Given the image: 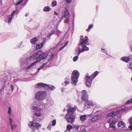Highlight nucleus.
Listing matches in <instances>:
<instances>
[{"instance_id": "obj_10", "label": "nucleus", "mask_w": 132, "mask_h": 132, "mask_svg": "<svg viewBox=\"0 0 132 132\" xmlns=\"http://www.w3.org/2000/svg\"><path fill=\"white\" fill-rule=\"evenodd\" d=\"M40 61L37 60L36 61L31 63L28 67L25 68V69L26 70L28 71L29 70L31 69L34 68V67L36 66V64L38 62H39Z\"/></svg>"}, {"instance_id": "obj_15", "label": "nucleus", "mask_w": 132, "mask_h": 132, "mask_svg": "<svg viewBox=\"0 0 132 132\" xmlns=\"http://www.w3.org/2000/svg\"><path fill=\"white\" fill-rule=\"evenodd\" d=\"M117 125L118 128L120 129L124 128L126 126L124 122L122 121L119 122L118 123Z\"/></svg>"}, {"instance_id": "obj_26", "label": "nucleus", "mask_w": 132, "mask_h": 132, "mask_svg": "<svg viewBox=\"0 0 132 132\" xmlns=\"http://www.w3.org/2000/svg\"><path fill=\"white\" fill-rule=\"evenodd\" d=\"M43 45H44L42 43L40 44L37 45L36 46L37 49H39L40 48L42 47Z\"/></svg>"}, {"instance_id": "obj_27", "label": "nucleus", "mask_w": 132, "mask_h": 132, "mask_svg": "<svg viewBox=\"0 0 132 132\" xmlns=\"http://www.w3.org/2000/svg\"><path fill=\"white\" fill-rule=\"evenodd\" d=\"M28 60H34L36 59V58L35 57L34 54L32 56H31L28 59Z\"/></svg>"}, {"instance_id": "obj_7", "label": "nucleus", "mask_w": 132, "mask_h": 132, "mask_svg": "<svg viewBox=\"0 0 132 132\" xmlns=\"http://www.w3.org/2000/svg\"><path fill=\"white\" fill-rule=\"evenodd\" d=\"M65 118L68 123H72L75 120V117L73 115L68 113L65 115Z\"/></svg>"}, {"instance_id": "obj_16", "label": "nucleus", "mask_w": 132, "mask_h": 132, "mask_svg": "<svg viewBox=\"0 0 132 132\" xmlns=\"http://www.w3.org/2000/svg\"><path fill=\"white\" fill-rule=\"evenodd\" d=\"M70 80L69 77H67L64 79V80L63 83L62 84L63 86H65L69 84L70 82Z\"/></svg>"}, {"instance_id": "obj_23", "label": "nucleus", "mask_w": 132, "mask_h": 132, "mask_svg": "<svg viewBox=\"0 0 132 132\" xmlns=\"http://www.w3.org/2000/svg\"><path fill=\"white\" fill-rule=\"evenodd\" d=\"M86 102L87 105L89 106H92L94 104L93 102L88 100H87Z\"/></svg>"}, {"instance_id": "obj_44", "label": "nucleus", "mask_w": 132, "mask_h": 132, "mask_svg": "<svg viewBox=\"0 0 132 132\" xmlns=\"http://www.w3.org/2000/svg\"><path fill=\"white\" fill-rule=\"evenodd\" d=\"M16 11H13V12L12 13L11 15L10 16H11L13 18V16L14 15V14L15 12Z\"/></svg>"}, {"instance_id": "obj_46", "label": "nucleus", "mask_w": 132, "mask_h": 132, "mask_svg": "<svg viewBox=\"0 0 132 132\" xmlns=\"http://www.w3.org/2000/svg\"><path fill=\"white\" fill-rule=\"evenodd\" d=\"M67 3H70L72 2L71 0H65Z\"/></svg>"}, {"instance_id": "obj_25", "label": "nucleus", "mask_w": 132, "mask_h": 132, "mask_svg": "<svg viewBox=\"0 0 132 132\" xmlns=\"http://www.w3.org/2000/svg\"><path fill=\"white\" fill-rule=\"evenodd\" d=\"M50 8L48 6H46L44 7L43 9V11L45 12L48 11L50 10Z\"/></svg>"}, {"instance_id": "obj_13", "label": "nucleus", "mask_w": 132, "mask_h": 132, "mask_svg": "<svg viewBox=\"0 0 132 132\" xmlns=\"http://www.w3.org/2000/svg\"><path fill=\"white\" fill-rule=\"evenodd\" d=\"M70 14L68 9H66L64 12L63 17L65 18L66 20H69Z\"/></svg>"}, {"instance_id": "obj_49", "label": "nucleus", "mask_w": 132, "mask_h": 132, "mask_svg": "<svg viewBox=\"0 0 132 132\" xmlns=\"http://www.w3.org/2000/svg\"><path fill=\"white\" fill-rule=\"evenodd\" d=\"M52 35L50 34H49L47 36V37L49 38Z\"/></svg>"}, {"instance_id": "obj_38", "label": "nucleus", "mask_w": 132, "mask_h": 132, "mask_svg": "<svg viewBox=\"0 0 132 132\" xmlns=\"http://www.w3.org/2000/svg\"><path fill=\"white\" fill-rule=\"evenodd\" d=\"M79 55H78L76 56L73 57V61L75 62L77 60L78 58V56Z\"/></svg>"}, {"instance_id": "obj_19", "label": "nucleus", "mask_w": 132, "mask_h": 132, "mask_svg": "<svg viewBox=\"0 0 132 132\" xmlns=\"http://www.w3.org/2000/svg\"><path fill=\"white\" fill-rule=\"evenodd\" d=\"M87 115L85 114L81 115L79 117L81 121L85 120L87 119Z\"/></svg>"}, {"instance_id": "obj_33", "label": "nucleus", "mask_w": 132, "mask_h": 132, "mask_svg": "<svg viewBox=\"0 0 132 132\" xmlns=\"http://www.w3.org/2000/svg\"><path fill=\"white\" fill-rule=\"evenodd\" d=\"M54 103L53 101L52 100H49L47 101V104H49L50 105H52Z\"/></svg>"}, {"instance_id": "obj_8", "label": "nucleus", "mask_w": 132, "mask_h": 132, "mask_svg": "<svg viewBox=\"0 0 132 132\" xmlns=\"http://www.w3.org/2000/svg\"><path fill=\"white\" fill-rule=\"evenodd\" d=\"M86 80V86L89 87H90L92 83V82L93 79H92V76H89L88 74L87 73L85 76Z\"/></svg>"}, {"instance_id": "obj_35", "label": "nucleus", "mask_w": 132, "mask_h": 132, "mask_svg": "<svg viewBox=\"0 0 132 132\" xmlns=\"http://www.w3.org/2000/svg\"><path fill=\"white\" fill-rule=\"evenodd\" d=\"M10 123V125L14 123V121L11 118H9Z\"/></svg>"}, {"instance_id": "obj_48", "label": "nucleus", "mask_w": 132, "mask_h": 132, "mask_svg": "<svg viewBox=\"0 0 132 132\" xmlns=\"http://www.w3.org/2000/svg\"><path fill=\"white\" fill-rule=\"evenodd\" d=\"M11 89L12 91V92L13 91V90L14 89V87L12 85H11Z\"/></svg>"}, {"instance_id": "obj_20", "label": "nucleus", "mask_w": 132, "mask_h": 132, "mask_svg": "<svg viewBox=\"0 0 132 132\" xmlns=\"http://www.w3.org/2000/svg\"><path fill=\"white\" fill-rule=\"evenodd\" d=\"M38 38L36 37H35L32 38L30 41L31 43L32 44H34L38 41Z\"/></svg>"}, {"instance_id": "obj_37", "label": "nucleus", "mask_w": 132, "mask_h": 132, "mask_svg": "<svg viewBox=\"0 0 132 132\" xmlns=\"http://www.w3.org/2000/svg\"><path fill=\"white\" fill-rule=\"evenodd\" d=\"M128 68L132 71V62L129 63Z\"/></svg>"}, {"instance_id": "obj_58", "label": "nucleus", "mask_w": 132, "mask_h": 132, "mask_svg": "<svg viewBox=\"0 0 132 132\" xmlns=\"http://www.w3.org/2000/svg\"><path fill=\"white\" fill-rule=\"evenodd\" d=\"M130 49L131 50V51H132V49L131 48Z\"/></svg>"}, {"instance_id": "obj_29", "label": "nucleus", "mask_w": 132, "mask_h": 132, "mask_svg": "<svg viewBox=\"0 0 132 132\" xmlns=\"http://www.w3.org/2000/svg\"><path fill=\"white\" fill-rule=\"evenodd\" d=\"M11 126V130H13L15 129L17 127V125L15 124L10 125Z\"/></svg>"}, {"instance_id": "obj_45", "label": "nucleus", "mask_w": 132, "mask_h": 132, "mask_svg": "<svg viewBox=\"0 0 132 132\" xmlns=\"http://www.w3.org/2000/svg\"><path fill=\"white\" fill-rule=\"evenodd\" d=\"M101 51L102 52H103L104 53H105V54H107V53L106 51L103 48H102L101 49Z\"/></svg>"}, {"instance_id": "obj_28", "label": "nucleus", "mask_w": 132, "mask_h": 132, "mask_svg": "<svg viewBox=\"0 0 132 132\" xmlns=\"http://www.w3.org/2000/svg\"><path fill=\"white\" fill-rule=\"evenodd\" d=\"M99 116H97L93 117L92 119V121H95L99 118Z\"/></svg>"}, {"instance_id": "obj_11", "label": "nucleus", "mask_w": 132, "mask_h": 132, "mask_svg": "<svg viewBox=\"0 0 132 132\" xmlns=\"http://www.w3.org/2000/svg\"><path fill=\"white\" fill-rule=\"evenodd\" d=\"M54 58V54H52L50 56V59L46 63L43 64L40 68H38V72H39L40 70L43 68V67L48 62H49L50 61L53 60Z\"/></svg>"}, {"instance_id": "obj_43", "label": "nucleus", "mask_w": 132, "mask_h": 132, "mask_svg": "<svg viewBox=\"0 0 132 132\" xmlns=\"http://www.w3.org/2000/svg\"><path fill=\"white\" fill-rule=\"evenodd\" d=\"M24 0H21L20 1L18 2L16 4V5L17 6L19 5Z\"/></svg>"}, {"instance_id": "obj_2", "label": "nucleus", "mask_w": 132, "mask_h": 132, "mask_svg": "<svg viewBox=\"0 0 132 132\" xmlns=\"http://www.w3.org/2000/svg\"><path fill=\"white\" fill-rule=\"evenodd\" d=\"M129 109L128 107H125L123 108L120 110H118L116 112H113L109 113L107 116V118H109V123L110 127V128L114 129L115 128V124L117 121V119L114 118V116L116 114H118L120 112L122 111H125Z\"/></svg>"}, {"instance_id": "obj_50", "label": "nucleus", "mask_w": 132, "mask_h": 132, "mask_svg": "<svg viewBox=\"0 0 132 132\" xmlns=\"http://www.w3.org/2000/svg\"><path fill=\"white\" fill-rule=\"evenodd\" d=\"M54 31H52L50 34L52 35V34H54Z\"/></svg>"}, {"instance_id": "obj_55", "label": "nucleus", "mask_w": 132, "mask_h": 132, "mask_svg": "<svg viewBox=\"0 0 132 132\" xmlns=\"http://www.w3.org/2000/svg\"><path fill=\"white\" fill-rule=\"evenodd\" d=\"M131 81L132 82V77L131 79Z\"/></svg>"}, {"instance_id": "obj_54", "label": "nucleus", "mask_w": 132, "mask_h": 132, "mask_svg": "<svg viewBox=\"0 0 132 132\" xmlns=\"http://www.w3.org/2000/svg\"><path fill=\"white\" fill-rule=\"evenodd\" d=\"M64 22L68 23V21H64Z\"/></svg>"}, {"instance_id": "obj_1", "label": "nucleus", "mask_w": 132, "mask_h": 132, "mask_svg": "<svg viewBox=\"0 0 132 132\" xmlns=\"http://www.w3.org/2000/svg\"><path fill=\"white\" fill-rule=\"evenodd\" d=\"M47 93L45 91H39L36 93L35 98L37 100L34 102L31 107V109L37 111H41L43 108L45 107L46 104L43 103L42 101L45 98Z\"/></svg>"}, {"instance_id": "obj_53", "label": "nucleus", "mask_w": 132, "mask_h": 132, "mask_svg": "<svg viewBox=\"0 0 132 132\" xmlns=\"http://www.w3.org/2000/svg\"><path fill=\"white\" fill-rule=\"evenodd\" d=\"M25 16H27V13H26V14L25 15Z\"/></svg>"}, {"instance_id": "obj_5", "label": "nucleus", "mask_w": 132, "mask_h": 132, "mask_svg": "<svg viewBox=\"0 0 132 132\" xmlns=\"http://www.w3.org/2000/svg\"><path fill=\"white\" fill-rule=\"evenodd\" d=\"M28 126L32 130L35 131L36 128L38 129L40 128L41 125L40 123H37L36 120L33 118V120L29 122Z\"/></svg>"}, {"instance_id": "obj_56", "label": "nucleus", "mask_w": 132, "mask_h": 132, "mask_svg": "<svg viewBox=\"0 0 132 132\" xmlns=\"http://www.w3.org/2000/svg\"><path fill=\"white\" fill-rule=\"evenodd\" d=\"M68 131L67 130H65V131L64 132H67Z\"/></svg>"}, {"instance_id": "obj_31", "label": "nucleus", "mask_w": 132, "mask_h": 132, "mask_svg": "<svg viewBox=\"0 0 132 132\" xmlns=\"http://www.w3.org/2000/svg\"><path fill=\"white\" fill-rule=\"evenodd\" d=\"M93 26V24H90L89 26L88 29H86V30L88 32L89 31L90 29L92 28Z\"/></svg>"}, {"instance_id": "obj_12", "label": "nucleus", "mask_w": 132, "mask_h": 132, "mask_svg": "<svg viewBox=\"0 0 132 132\" xmlns=\"http://www.w3.org/2000/svg\"><path fill=\"white\" fill-rule=\"evenodd\" d=\"M82 93L84 94L82 95L81 98L85 101H86L87 100L88 98V95L86 93L85 90H84L82 91Z\"/></svg>"}, {"instance_id": "obj_6", "label": "nucleus", "mask_w": 132, "mask_h": 132, "mask_svg": "<svg viewBox=\"0 0 132 132\" xmlns=\"http://www.w3.org/2000/svg\"><path fill=\"white\" fill-rule=\"evenodd\" d=\"M79 75V73L77 71L75 70L73 71L71 76V83L72 84L75 85L77 84Z\"/></svg>"}, {"instance_id": "obj_41", "label": "nucleus", "mask_w": 132, "mask_h": 132, "mask_svg": "<svg viewBox=\"0 0 132 132\" xmlns=\"http://www.w3.org/2000/svg\"><path fill=\"white\" fill-rule=\"evenodd\" d=\"M132 103V99L128 100L127 102L126 103V104L127 105L128 104H130Z\"/></svg>"}, {"instance_id": "obj_4", "label": "nucleus", "mask_w": 132, "mask_h": 132, "mask_svg": "<svg viewBox=\"0 0 132 132\" xmlns=\"http://www.w3.org/2000/svg\"><path fill=\"white\" fill-rule=\"evenodd\" d=\"M34 55L36 59H38L40 61L42 59L45 58L48 54L47 52H43L42 51H39L37 52L34 53Z\"/></svg>"}, {"instance_id": "obj_24", "label": "nucleus", "mask_w": 132, "mask_h": 132, "mask_svg": "<svg viewBox=\"0 0 132 132\" xmlns=\"http://www.w3.org/2000/svg\"><path fill=\"white\" fill-rule=\"evenodd\" d=\"M98 72L97 71H95L94 73V74H93L91 75L92 76V79H93L98 74Z\"/></svg>"}, {"instance_id": "obj_32", "label": "nucleus", "mask_w": 132, "mask_h": 132, "mask_svg": "<svg viewBox=\"0 0 132 132\" xmlns=\"http://www.w3.org/2000/svg\"><path fill=\"white\" fill-rule=\"evenodd\" d=\"M34 115L35 116L39 117L42 116V113L40 112L38 113H35Z\"/></svg>"}, {"instance_id": "obj_18", "label": "nucleus", "mask_w": 132, "mask_h": 132, "mask_svg": "<svg viewBox=\"0 0 132 132\" xmlns=\"http://www.w3.org/2000/svg\"><path fill=\"white\" fill-rule=\"evenodd\" d=\"M46 89L48 90L51 89L52 90H53L55 89V87L52 85H49L47 84H46Z\"/></svg>"}, {"instance_id": "obj_57", "label": "nucleus", "mask_w": 132, "mask_h": 132, "mask_svg": "<svg viewBox=\"0 0 132 132\" xmlns=\"http://www.w3.org/2000/svg\"><path fill=\"white\" fill-rule=\"evenodd\" d=\"M22 44V42H21L20 44V45H21Z\"/></svg>"}, {"instance_id": "obj_42", "label": "nucleus", "mask_w": 132, "mask_h": 132, "mask_svg": "<svg viewBox=\"0 0 132 132\" xmlns=\"http://www.w3.org/2000/svg\"><path fill=\"white\" fill-rule=\"evenodd\" d=\"M68 42H66L65 43V44L64 45V46H63V47H62L61 48L60 50H60H62L63 48L65 46H66L68 44Z\"/></svg>"}, {"instance_id": "obj_3", "label": "nucleus", "mask_w": 132, "mask_h": 132, "mask_svg": "<svg viewBox=\"0 0 132 132\" xmlns=\"http://www.w3.org/2000/svg\"><path fill=\"white\" fill-rule=\"evenodd\" d=\"M88 37L86 36L84 38L83 36H80L79 46H81L82 48L80 49L79 46L76 47L75 50L76 53L78 54V55H79L81 53L89 50L88 48L86 46V44L88 42Z\"/></svg>"}, {"instance_id": "obj_17", "label": "nucleus", "mask_w": 132, "mask_h": 132, "mask_svg": "<svg viewBox=\"0 0 132 132\" xmlns=\"http://www.w3.org/2000/svg\"><path fill=\"white\" fill-rule=\"evenodd\" d=\"M13 18L10 15L6 16L5 18V21L8 23H10L12 21Z\"/></svg>"}, {"instance_id": "obj_47", "label": "nucleus", "mask_w": 132, "mask_h": 132, "mask_svg": "<svg viewBox=\"0 0 132 132\" xmlns=\"http://www.w3.org/2000/svg\"><path fill=\"white\" fill-rule=\"evenodd\" d=\"M51 127L52 126L51 125V124H50L49 125H48L47 127V128L50 130H51Z\"/></svg>"}, {"instance_id": "obj_36", "label": "nucleus", "mask_w": 132, "mask_h": 132, "mask_svg": "<svg viewBox=\"0 0 132 132\" xmlns=\"http://www.w3.org/2000/svg\"><path fill=\"white\" fill-rule=\"evenodd\" d=\"M42 40H43V41L42 43H43V44L44 45V44L47 41V39L43 37L42 38Z\"/></svg>"}, {"instance_id": "obj_40", "label": "nucleus", "mask_w": 132, "mask_h": 132, "mask_svg": "<svg viewBox=\"0 0 132 132\" xmlns=\"http://www.w3.org/2000/svg\"><path fill=\"white\" fill-rule=\"evenodd\" d=\"M12 112V109L10 107H9L8 108V113L9 114H11Z\"/></svg>"}, {"instance_id": "obj_34", "label": "nucleus", "mask_w": 132, "mask_h": 132, "mask_svg": "<svg viewBox=\"0 0 132 132\" xmlns=\"http://www.w3.org/2000/svg\"><path fill=\"white\" fill-rule=\"evenodd\" d=\"M72 128V126L71 125H68L67 126V128L68 130H70Z\"/></svg>"}, {"instance_id": "obj_52", "label": "nucleus", "mask_w": 132, "mask_h": 132, "mask_svg": "<svg viewBox=\"0 0 132 132\" xmlns=\"http://www.w3.org/2000/svg\"><path fill=\"white\" fill-rule=\"evenodd\" d=\"M54 14L56 15H58V13H57L56 12H55V11H54Z\"/></svg>"}, {"instance_id": "obj_22", "label": "nucleus", "mask_w": 132, "mask_h": 132, "mask_svg": "<svg viewBox=\"0 0 132 132\" xmlns=\"http://www.w3.org/2000/svg\"><path fill=\"white\" fill-rule=\"evenodd\" d=\"M129 122L130 125L129 126L128 128L131 130H132V117L129 120Z\"/></svg>"}, {"instance_id": "obj_39", "label": "nucleus", "mask_w": 132, "mask_h": 132, "mask_svg": "<svg viewBox=\"0 0 132 132\" xmlns=\"http://www.w3.org/2000/svg\"><path fill=\"white\" fill-rule=\"evenodd\" d=\"M56 123V120L55 119H54L53 120L52 123V125L53 126H54Z\"/></svg>"}, {"instance_id": "obj_30", "label": "nucleus", "mask_w": 132, "mask_h": 132, "mask_svg": "<svg viewBox=\"0 0 132 132\" xmlns=\"http://www.w3.org/2000/svg\"><path fill=\"white\" fill-rule=\"evenodd\" d=\"M57 1H53L51 3V5L53 7L57 5Z\"/></svg>"}, {"instance_id": "obj_14", "label": "nucleus", "mask_w": 132, "mask_h": 132, "mask_svg": "<svg viewBox=\"0 0 132 132\" xmlns=\"http://www.w3.org/2000/svg\"><path fill=\"white\" fill-rule=\"evenodd\" d=\"M46 84L43 83H38L36 85V87L37 88H44L46 89Z\"/></svg>"}, {"instance_id": "obj_21", "label": "nucleus", "mask_w": 132, "mask_h": 132, "mask_svg": "<svg viewBox=\"0 0 132 132\" xmlns=\"http://www.w3.org/2000/svg\"><path fill=\"white\" fill-rule=\"evenodd\" d=\"M121 60L126 63L128 62L130 60V58L128 57H122L121 58Z\"/></svg>"}, {"instance_id": "obj_51", "label": "nucleus", "mask_w": 132, "mask_h": 132, "mask_svg": "<svg viewBox=\"0 0 132 132\" xmlns=\"http://www.w3.org/2000/svg\"><path fill=\"white\" fill-rule=\"evenodd\" d=\"M81 132H86V131L85 129H84L82 130Z\"/></svg>"}, {"instance_id": "obj_9", "label": "nucleus", "mask_w": 132, "mask_h": 132, "mask_svg": "<svg viewBox=\"0 0 132 132\" xmlns=\"http://www.w3.org/2000/svg\"><path fill=\"white\" fill-rule=\"evenodd\" d=\"M77 108V107L76 106L72 107L71 106L69 105L67 111V113L73 115Z\"/></svg>"}]
</instances>
